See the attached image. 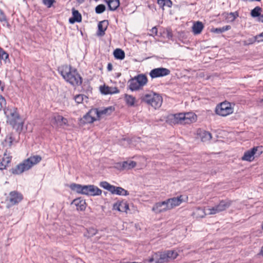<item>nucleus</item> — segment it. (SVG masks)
Segmentation results:
<instances>
[{
	"label": "nucleus",
	"instance_id": "36",
	"mask_svg": "<svg viewBox=\"0 0 263 263\" xmlns=\"http://www.w3.org/2000/svg\"><path fill=\"white\" fill-rule=\"evenodd\" d=\"M113 54L116 59L122 60L125 58V53L124 51L119 48L115 49Z\"/></svg>",
	"mask_w": 263,
	"mask_h": 263
},
{
	"label": "nucleus",
	"instance_id": "38",
	"mask_svg": "<svg viewBox=\"0 0 263 263\" xmlns=\"http://www.w3.org/2000/svg\"><path fill=\"white\" fill-rule=\"evenodd\" d=\"M108 6L110 10H115L119 6V0H108Z\"/></svg>",
	"mask_w": 263,
	"mask_h": 263
},
{
	"label": "nucleus",
	"instance_id": "18",
	"mask_svg": "<svg viewBox=\"0 0 263 263\" xmlns=\"http://www.w3.org/2000/svg\"><path fill=\"white\" fill-rule=\"evenodd\" d=\"M71 205L76 208L78 211H84L87 207L86 200L82 197H78L74 200L71 203Z\"/></svg>",
	"mask_w": 263,
	"mask_h": 263
},
{
	"label": "nucleus",
	"instance_id": "2",
	"mask_svg": "<svg viewBox=\"0 0 263 263\" xmlns=\"http://www.w3.org/2000/svg\"><path fill=\"white\" fill-rule=\"evenodd\" d=\"M141 99L144 102L155 109L160 108L163 103L162 96L154 91H151L145 94Z\"/></svg>",
	"mask_w": 263,
	"mask_h": 263
},
{
	"label": "nucleus",
	"instance_id": "9",
	"mask_svg": "<svg viewBox=\"0 0 263 263\" xmlns=\"http://www.w3.org/2000/svg\"><path fill=\"white\" fill-rule=\"evenodd\" d=\"M5 113L7 117L8 122L12 126L14 127L17 125H21L22 124L16 108H12L9 110L5 111Z\"/></svg>",
	"mask_w": 263,
	"mask_h": 263
},
{
	"label": "nucleus",
	"instance_id": "1",
	"mask_svg": "<svg viewBox=\"0 0 263 263\" xmlns=\"http://www.w3.org/2000/svg\"><path fill=\"white\" fill-rule=\"evenodd\" d=\"M42 160V157L39 155H33L24 160L22 163L12 168L11 173L15 175H20L32 168Z\"/></svg>",
	"mask_w": 263,
	"mask_h": 263
},
{
	"label": "nucleus",
	"instance_id": "25",
	"mask_svg": "<svg viewBox=\"0 0 263 263\" xmlns=\"http://www.w3.org/2000/svg\"><path fill=\"white\" fill-rule=\"evenodd\" d=\"M108 23L107 21H101L98 24V35L102 36L104 34L105 31L106 30Z\"/></svg>",
	"mask_w": 263,
	"mask_h": 263
},
{
	"label": "nucleus",
	"instance_id": "45",
	"mask_svg": "<svg viewBox=\"0 0 263 263\" xmlns=\"http://www.w3.org/2000/svg\"><path fill=\"white\" fill-rule=\"evenodd\" d=\"M6 105V102L5 98L0 95V110L4 109Z\"/></svg>",
	"mask_w": 263,
	"mask_h": 263
},
{
	"label": "nucleus",
	"instance_id": "62",
	"mask_svg": "<svg viewBox=\"0 0 263 263\" xmlns=\"http://www.w3.org/2000/svg\"><path fill=\"white\" fill-rule=\"evenodd\" d=\"M262 16H263V15H262Z\"/></svg>",
	"mask_w": 263,
	"mask_h": 263
},
{
	"label": "nucleus",
	"instance_id": "5",
	"mask_svg": "<svg viewBox=\"0 0 263 263\" xmlns=\"http://www.w3.org/2000/svg\"><path fill=\"white\" fill-rule=\"evenodd\" d=\"M262 153L260 146H254L244 152L240 160L243 162H252Z\"/></svg>",
	"mask_w": 263,
	"mask_h": 263
},
{
	"label": "nucleus",
	"instance_id": "28",
	"mask_svg": "<svg viewBox=\"0 0 263 263\" xmlns=\"http://www.w3.org/2000/svg\"><path fill=\"white\" fill-rule=\"evenodd\" d=\"M203 28V24L199 21L195 22L192 26V31L194 34H200Z\"/></svg>",
	"mask_w": 263,
	"mask_h": 263
},
{
	"label": "nucleus",
	"instance_id": "24",
	"mask_svg": "<svg viewBox=\"0 0 263 263\" xmlns=\"http://www.w3.org/2000/svg\"><path fill=\"white\" fill-rule=\"evenodd\" d=\"M18 141L14 135L9 134L6 137L3 144L4 146L10 147L12 145L16 143Z\"/></svg>",
	"mask_w": 263,
	"mask_h": 263
},
{
	"label": "nucleus",
	"instance_id": "33",
	"mask_svg": "<svg viewBox=\"0 0 263 263\" xmlns=\"http://www.w3.org/2000/svg\"><path fill=\"white\" fill-rule=\"evenodd\" d=\"M207 214L204 209L201 208L196 209L193 212V215L196 218H202Z\"/></svg>",
	"mask_w": 263,
	"mask_h": 263
},
{
	"label": "nucleus",
	"instance_id": "41",
	"mask_svg": "<svg viewBox=\"0 0 263 263\" xmlns=\"http://www.w3.org/2000/svg\"><path fill=\"white\" fill-rule=\"evenodd\" d=\"M206 212L208 215H214L219 213L216 205L207 209Z\"/></svg>",
	"mask_w": 263,
	"mask_h": 263
},
{
	"label": "nucleus",
	"instance_id": "15",
	"mask_svg": "<svg viewBox=\"0 0 263 263\" xmlns=\"http://www.w3.org/2000/svg\"><path fill=\"white\" fill-rule=\"evenodd\" d=\"M170 73V71L169 69L160 67L155 68L152 70L149 73V76L153 79L165 77L168 75Z\"/></svg>",
	"mask_w": 263,
	"mask_h": 263
},
{
	"label": "nucleus",
	"instance_id": "21",
	"mask_svg": "<svg viewBox=\"0 0 263 263\" xmlns=\"http://www.w3.org/2000/svg\"><path fill=\"white\" fill-rule=\"evenodd\" d=\"M101 93L104 95L117 94L120 92V90L116 87H109L105 85L100 86L99 87Z\"/></svg>",
	"mask_w": 263,
	"mask_h": 263
},
{
	"label": "nucleus",
	"instance_id": "16",
	"mask_svg": "<svg viewBox=\"0 0 263 263\" xmlns=\"http://www.w3.org/2000/svg\"><path fill=\"white\" fill-rule=\"evenodd\" d=\"M184 125H190L197 122V115L194 112H182Z\"/></svg>",
	"mask_w": 263,
	"mask_h": 263
},
{
	"label": "nucleus",
	"instance_id": "11",
	"mask_svg": "<svg viewBox=\"0 0 263 263\" xmlns=\"http://www.w3.org/2000/svg\"><path fill=\"white\" fill-rule=\"evenodd\" d=\"M112 209L121 213L128 214L130 209L128 202L125 200H120L112 204Z\"/></svg>",
	"mask_w": 263,
	"mask_h": 263
},
{
	"label": "nucleus",
	"instance_id": "22",
	"mask_svg": "<svg viewBox=\"0 0 263 263\" xmlns=\"http://www.w3.org/2000/svg\"><path fill=\"white\" fill-rule=\"evenodd\" d=\"M146 261L147 263H164L161 251L153 254Z\"/></svg>",
	"mask_w": 263,
	"mask_h": 263
},
{
	"label": "nucleus",
	"instance_id": "14",
	"mask_svg": "<svg viewBox=\"0 0 263 263\" xmlns=\"http://www.w3.org/2000/svg\"><path fill=\"white\" fill-rule=\"evenodd\" d=\"M23 199L22 194L17 191L10 192L6 198V201L9 202L11 205L18 204Z\"/></svg>",
	"mask_w": 263,
	"mask_h": 263
},
{
	"label": "nucleus",
	"instance_id": "52",
	"mask_svg": "<svg viewBox=\"0 0 263 263\" xmlns=\"http://www.w3.org/2000/svg\"><path fill=\"white\" fill-rule=\"evenodd\" d=\"M230 29H231L230 26L228 25V26L222 27V31H223V32L227 31Z\"/></svg>",
	"mask_w": 263,
	"mask_h": 263
},
{
	"label": "nucleus",
	"instance_id": "40",
	"mask_svg": "<svg viewBox=\"0 0 263 263\" xmlns=\"http://www.w3.org/2000/svg\"><path fill=\"white\" fill-rule=\"evenodd\" d=\"M113 167L116 170L120 171L124 170L123 161L115 162L114 164Z\"/></svg>",
	"mask_w": 263,
	"mask_h": 263
},
{
	"label": "nucleus",
	"instance_id": "44",
	"mask_svg": "<svg viewBox=\"0 0 263 263\" xmlns=\"http://www.w3.org/2000/svg\"><path fill=\"white\" fill-rule=\"evenodd\" d=\"M105 10V6L103 5H99L96 7V12L97 13H101L104 12Z\"/></svg>",
	"mask_w": 263,
	"mask_h": 263
},
{
	"label": "nucleus",
	"instance_id": "29",
	"mask_svg": "<svg viewBox=\"0 0 263 263\" xmlns=\"http://www.w3.org/2000/svg\"><path fill=\"white\" fill-rule=\"evenodd\" d=\"M9 62V54L4 50L0 48V66L3 63L7 64Z\"/></svg>",
	"mask_w": 263,
	"mask_h": 263
},
{
	"label": "nucleus",
	"instance_id": "27",
	"mask_svg": "<svg viewBox=\"0 0 263 263\" xmlns=\"http://www.w3.org/2000/svg\"><path fill=\"white\" fill-rule=\"evenodd\" d=\"M11 156L5 153L0 163V170H2L5 169L8 165V164L11 162Z\"/></svg>",
	"mask_w": 263,
	"mask_h": 263
},
{
	"label": "nucleus",
	"instance_id": "4",
	"mask_svg": "<svg viewBox=\"0 0 263 263\" xmlns=\"http://www.w3.org/2000/svg\"><path fill=\"white\" fill-rule=\"evenodd\" d=\"M99 185L102 188L108 191L112 195L121 196H126L129 195L128 192L124 188L112 185L106 181L100 182Z\"/></svg>",
	"mask_w": 263,
	"mask_h": 263
},
{
	"label": "nucleus",
	"instance_id": "10",
	"mask_svg": "<svg viewBox=\"0 0 263 263\" xmlns=\"http://www.w3.org/2000/svg\"><path fill=\"white\" fill-rule=\"evenodd\" d=\"M67 81L72 85L79 86L81 84L82 80L77 70L70 67L69 72L67 73Z\"/></svg>",
	"mask_w": 263,
	"mask_h": 263
},
{
	"label": "nucleus",
	"instance_id": "30",
	"mask_svg": "<svg viewBox=\"0 0 263 263\" xmlns=\"http://www.w3.org/2000/svg\"><path fill=\"white\" fill-rule=\"evenodd\" d=\"M64 118L60 115H56L52 118L51 123L57 126H61L63 124Z\"/></svg>",
	"mask_w": 263,
	"mask_h": 263
},
{
	"label": "nucleus",
	"instance_id": "8",
	"mask_svg": "<svg viewBox=\"0 0 263 263\" xmlns=\"http://www.w3.org/2000/svg\"><path fill=\"white\" fill-rule=\"evenodd\" d=\"M99 110L97 108L90 109L87 114L80 119V122L81 125L91 124L100 120Z\"/></svg>",
	"mask_w": 263,
	"mask_h": 263
},
{
	"label": "nucleus",
	"instance_id": "7",
	"mask_svg": "<svg viewBox=\"0 0 263 263\" xmlns=\"http://www.w3.org/2000/svg\"><path fill=\"white\" fill-rule=\"evenodd\" d=\"M124 170H131L136 167L143 169L146 166V159L144 157L139 158L138 162L131 159L123 161Z\"/></svg>",
	"mask_w": 263,
	"mask_h": 263
},
{
	"label": "nucleus",
	"instance_id": "59",
	"mask_svg": "<svg viewBox=\"0 0 263 263\" xmlns=\"http://www.w3.org/2000/svg\"><path fill=\"white\" fill-rule=\"evenodd\" d=\"M5 21V17H0V21L3 22Z\"/></svg>",
	"mask_w": 263,
	"mask_h": 263
},
{
	"label": "nucleus",
	"instance_id": "51",
	"mask_svg": "<svg viewBox=\"0 0 263 263\" xmlns=\"http://www.w3.org/2000/svg\"><path fill=\"white\" fill-rule=\"evenodd\" d=\"M72 15H73V16H81V15L78 12V11L74 9L72 10Z\"/></svg>",
	"mask_w": 263,
	"mask_h": 263
},
{
	"label": "nucleus",
	"instance_id": "6",
	"mask_svg": "<svg viewBox=\"0 0 263 263\" xmlns=\"http://www.w3.org/2000/svg\"><path fill=\"white\" fill-rule=\"evenodd\" d=\"M147 83V79L144 74L135 77L129 81V88L132 91H137L141 89Z\"/></svg>",
	"mask_w": 263,
	"mask_h": 263
},
{
	"label": "nucleus",
	"instance_id": "13",
	"mask_svg": "<svg viewBox=\"0 0 263 263\" xmlns=\"http://www.w3.org/2000/svg\"><path fill=\"white\" fill-rule=\"evenodd\" d=\"M166 121L169 124L184 125L182 112L168 115Z\"/></svg>",
	"mask_w": 263,
	"mask_h": 263
},
{
	"label": "nucleus",
	"instance_id": "56",
	"mask_svg": "<svg viewBox=\"0 0 263 263\" xmlns=\"http://www.w3.org/2000/svg\"><path fill=\"white\" fill-rule=\"evenodd\" d=\"M259 254L261 256H263V246L261 247Z\"/></svg>",
	"mask_w": 263,
	"mask_h": 263
},
{
	"label": "nucleus",
	"instance_id": "23",
	"mask_svg": "<svg viewBox=\"0 0 263 263\" xmlns=\"http://www.w3.org/2000/svg\"><path fill=\"white\" fill-rule=\"evenodd\" d=\"M124 100L127 106L129 107H135L137 103L136 98L133 95L125 93L124 95Z\"/></svg>",
	"mask_w": 263,
	"mask_h": 263
},
{
	"label": "nucleus",
	"instance_id": "32",
	"mask_svg": "<svg viewBox=\"0 0 263 263\" xmlns=\"http://www.w3.org/2000/svg\"><path fill=\"white\" fill-rule=\"evenodd\" d=\"M74 100L78 104H83L87 102L88 97L84 95L80 94L74 96Z\"/></svg>",
	"mask_w": 263,
	"mask_h": 263
},
{
	"label": "nucleus",
	"instance_id": "35",
	"mask_svg": "<svg viewBox=\"0 0 263 263\" xmlns=\"http://www.w3.org/2000/svg\"><path fill=\"white\" fill-rule=\"evenodd\" d=\"M115 107L113 106H109L106 107L101 110H99V116L100 118L102 117V115H109L111 114L112 112L115 111Z\"/></svg>",
	"mask_w": 263,
	"mask_h": 263
},
{
	"label": "nucleus",
	"instance_id": "60",
	"mask_svg": "<svg viewBox=\"0 0 263 263\" xmlns=\"http://www.w3.org/2000/svg\"><path fill=\"white\" fill-rule=\"evenodd\" d=\"M168 37L169 38H171L172 37V35L171 33H170V32L168 33Z\"/></svg>",
	"mask_w": 263,
	"mask_h": 263
},
{
	"label": "nucleus",
	"instance_id": "42",
	"mask_svg": "<svg viewBox=\"0 0 263 263\" xmlns=\"http://www.w3.org/2000/svg\"><path fill=\"white\" fill-rule=\"evenodd\" d=\"M261 9L259 7H256L251 11L252 16H259L260 15Z\"/></svg>",
	"mask_w": 263,
	"mask_h": 263
},
{
	"label": "nucleus",
	"instance_id": "55",
	"mask_svg": "<svg viewBox=\"0 0 263 263\" xmlns=\"http://www.w3.org/2000/svg\"><path fill=\"white\" fill-rule=\"evenodd\" d=\"M152 31L153 33H154L156 34L157 33V29L155 27L153 28Z\"/></svg>",
	"mask_w": 263,
	"mask_h": 263
},
{
	"label": "nucleus",
	"instance_id": "61",
	"mask_svg": "<svg viewBox=\"0 0 263 263\" xmlns=\"http://www.w3.org/2000/svg\"><path fill=\"white\" fill-rule=\"evenodd\" d=\"M79 2L81 3L84 1V0H78Z\"/></svg>",
	"mask_w": 263,
	"mask_h": 263
},
{
	"label": "nucleus",
	"instance_id": "43",
	"mask_svg": "<svg viewBox=\"0 0 263 263\" xmlns=\"http://www.w3.org/2000/svg\"><path fill=\"white\" fill-rule=\"evenodd\" d=\"M89 185H83L81 194L89 195Z\"/></svg>",
	"mask_w": 263,
	"mask_h": 263
},
{
	"label": "nucleus",
	"instance_id": "34",
	"mask_svg": "<svg viewBox=\"0 0 263 263\" xmlns=\"http://www.w3.org/2000/svg\"><path fill=\"white\" fill-rule=\"evenodd\" d=\"M82 186L83 185L76 183H72L69 186L70 189L72 192L79 194H81Z\"/></svg>",
	"mask_w": 263,
	"mask_h": 263
},
{
	"label": "nucleus",
	"instance_id": "31",
	"mask_svg": "<svg viewBox=\"0 0 263 263\" xmlns=\"http://www.w3.org/2000/svg\"><path fill=\"white\" fill-rule=\"evenodd\" d=\"M231 205V202L230 201H221L219 203L216 205L218 211L221 212L226 210Z\"/></svg>",
	"mask_w": 263,
	"mask_h": 263
},
{
	"label": "nucleus",
	"instance_id": "57",
	"mask_svg": "<svg viewBox=\"0 0 263 263\" xmlns=\"http://www.w3.org/2000/svg\"><path fill=\"white\" fill-rule=\"evenodd\" d=\"M4 89V86L2 84L1 81H0V91H2Z\"/></svg>",
	"mask_w": 263,
	"mask_h": 263
},
{
	"label": "nucleus",
	"instance_id": "19",
	"mask_svg": "<svg viewBox=\"0 0 263 263\" xmlns=\"http://www.w3.org/2000/svg\"><path fill=\"white\" fill-rule=\"evenodd\" d=\"M169 210L166 200L155 203L152 211L155 214H160Z\"/></svg>",
	"mask_w": 263,
	"mask_h": 263
},
{
	"label": "nucleus",
	"instance_id": "37",
	"mask_svg": "<svg viewBox=\"0 0 263 263\" xmlns=\"http://www.w3.org/2000/svg\"><path fill=\"white\" fill-rule=\"evenodd\" d=\"M98 233V231L96 228L90 227L87 229L84 235L87 238H90L95 236Z\"/></svg>",
	"mask_w": 263,
	"mask_h": 263
},
{
	"label": "nucleus",
	"instance_id": "26",
	"mask_svg": "<svg viewBox=\"0 0 263 263\" xmlns=\"http://www.w3.org/2000/svg\"><path fill=\"white\" fill-rule=\"evenodd\" d=\"M102 191L98 186L94 185H89V195L91 196H100Z\"/></svg>",
	"mask_w": 263,
	"mask_h": 263
},
{
	"label": "nucleus",
	"instance_id": "49",
	"mask_svg": "<svg viewBox=\"0 0 263 263\" xmlns=\"http://www.w3.org/2000/svg\"><path fill=\"white\" fill-rule=\"evenodd\" d=\"M59 72L61 74L64 79L66 78L65 72L64 70L63 67H59L58 68Z\"/></svg>",
	"mask_w": 263,
	"mask_h": 263
},
{
	"label": "nucleus",
	"instance_id": "39",
	"mask_svg": "<svg viewBox=\"0 0 263 263\" xmlns=\"http://www.w3.org/2000/svg\"><path fill=\"white\" fill-rule=\"evenodd\" d=\"M158 5L163 8L164 7H171L172 2L171 0H157Z\"/></svg>",
	"mask_w": 263,
	"mask_h": 263
},
{
	"label": "nucleus",
	"instance_id": "20",
	"mask_svg": "<svg viewBox=\"0 0 263 263\" xmlns=\"http://www.w3.org/2000/svg\"><path fill=\"white\" fill-rule=\"evenodd\" d=\"M169 210L180 205L183 201V196L180 195L176 197L169 198L166 200Z\"/></svg>",
	"mask_w": 263,
	"mask_h": 263
},
{
	"label": "nucleus",
	"instance_id": "12",
	"mask_svg": "<svg viewBox=\"0 0 263 263\" xmlns=\"http://www.w3.org/2000/svg\"><path fill=\"white\" fill-rule=\"evenodd\" d=\"M164 262L173 261L179 255V250L177 249L166 250L161 251Z\"/></svg>",
	"mask_w": 263,
	"mask_h": 263
},
{
	"label": "nucleus",
	"instance_id": "46",
	"mask_svg": "<svg viewBox=\"0 0 263 263\" xmlns=\"http://www.w3.org/2000/svg\"><path fill=\"white\" fill-rule=\"evenodd\" d=\"M55 2V0H43L44 5L48 8L51 7L52 4Z\"/></svg>",
	"mask_w": 263,
	"mask_h": 263
},
{
	"label": "nucleus",
	"instance_id": "17",
	"mask_svg": "<svg viewBox=\"0 0 263 263\" xmlns=\"http://www.w3.org/2000/svg\"><path fill=\"white\" fill-rule=\"evenodd\" d=\"M196 135L197 138L203 142L210 141L212 138L211 134L201 128H198L196 130Z\"/></svg>",
	"mask_w": 263,
	"mask_h": 263
},
{
	"label": "nucleus",
	"instance_id": "58",
	"mask_svg": "<svg viewBox=\"0 0 263 263\" xmlns=\"http://www.w3.org/2000/svg\"><path fill=\"white\" fill-rule=\"evenodd\" d=\"M258 21L263 23V17H258Z\"/></svg>",
	"mask_w": 263,
	"mask_h": 263
},
{
	"label": "nucleus",
	"instance_id": "54",
	"mask_svg": "<svg viewBox=\"0 0 263 263\" xmlns=\"http://www.w3.org/2000/svg\"><path fill=\"white\" fill-rule=\"evenodd\" d=\"M112 66L111 64L109 63L107 65V69L108 71H111L112 70Z\"/></svg>",
	"mask_w": 263,
	"mask_h": 263
},
{
	"label": "nucleus",
	"instance_id": "3",
	"mask_svg": "<svg viewBox=\"0 0 263 263\" xmlns=\"http://www.w3.org/2000/svg\"><path fill=\"white\" fill-rule=\"evenodd\" d=\"M234 105L225 101L218 104L214 109L215 114L221 117H226L233 114Z\"/></svg>",
	"mask_w": 263,
	"mask_h": 263
},
{
	"label": "nucleus",
	"instance_id": "47",
	"mask_svg": "<svg viewBox=\"0 0 263 263\" xmlns=\"http://www.w3.org/2000/svg\"><path fill=\"white\" fill-rule=\"evenodd\" d=\"M254 41H257V42H263V32L257 35H256L254 37Z\"/></svg>",
	"mask_w": 263,
	"mask_h": 263
},
{
	"label": "nucleus",
	"instance_id": "50",
	"mask_svg": "<svg viewBox=\"0 0 263 263\" xmlns=\"http://www.w3.org/2000/svg\"><path fill=\"white\" fill-rule=\"evenodd\" d=\"M211 31L213 33H220L223 32V31H222V28H212L211 29Z\"/></svg>",
	"mask_w": 263,
	"mask_h": 263
},
{
	"label": "nucleus",
	"instance_id": "53",
	"mask_svg": "<svg viewBox=\"0 0 263 263\" xmlns=\"http://www.w3.org/2000/svg\"><path fill=\"white\" fill-rule=\"evenodd\" d=\"M258 103L263 106V97L258 100Z\"/></svg>",
	"mask_w": 263,
	"mask_h": 263
},
{
	"label": "nucleus",
	"instance_id": "48",
	"mask_svg": "<svg viewBox=\"0 0 263 263\" xmlns=\"http://www.w3.org/2000/svg\"><path fill=\"white\" fill-rule=\"evenodd\" d=\"M82 21V17H70L69 22L71 24H73L75 22H81Z\"/></svg>",
	"mask_w": 263,
	"mask_h": 263
}]
</instances>
